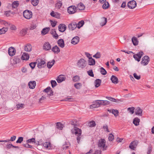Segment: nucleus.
<instances>
[{
  "label": "nucleus",
  "mask_w": 154,
  "mask_h": 154,
  "mask_svg": "<svg viewBox=\"0 0 154 154\" xmlns=\"http://www.w3.org/2000/svg\"><path fill=\"white\" fill-rule=\"evenodd\" d=\"M108 139L109 141H112L114 139L113 135L112 134H109Z\"/></svg>",
  "instance_id": "56"
},
{
  "label": "nucleus",
  "mask_w": 154,
  "mask_h": 154,
  "mask_svg": "<svg viewBox=\"0 0 154 154\" xmlns=\"http://www.w3.org/2000/svg\"><path fill=\"white\" fill-rule=\"evenodd\" d=\"M28 85L30 88L34 89L36 86V82L35 81H30L29 82Z\"/></svg>",
  "instance_id": "19"
},
{
  "label": "nucleus",
  "mask_w": 154,
  "mask_h": 154,
  "mask_svg": "<svg viewBox=\"0 0 154 154\" xmlns=\"http://www.w3.org/2000/svg\"><path fill=\"white\" fill-rule=\"evenodd\" d=\"M37 60L38 62L37 66L39 69H41L45 66L46 63L44 60L38 59Z\"/></svg>",
  "instance_id": "6"
},
{
  "label": "nucleus",
  "mask_w": 154,
  "mask_h": 154,
  "mask_svg": "<svg viewBox=\"0 0 154 154\" xmlns=\"http://www.w3.org/2000/svg\"><path fill=\"white\" fill-rule=\"evenodd\" d=\"M138 143L137 140H134L131 142L129 146V148L133 150H134Z\"/></svg>",
  "instance_id": "10"
},
{
  "label": "nucleus",
  "mask_w": 154,
  "mask_h": 154,
  "mask_svg": "<svg viewBox=\"0 0 154 154\" xmlns=\"http://www.w3.org/2000/svg\"><path fill=\"white\" fill-rule=\"evenodd\" d=\"M98 107V106H97L96 103L90 106L91 108H95Z\"/></svg>",
  "instance_id": "63"
},
{
  "label": "nucleus",
  "mask_w": 154,
  "mask_h": 154,
  "mask_svg": "<svg viewBox=\"0 0 154 154\" xmlns=\"http://www.w3.org/2000/svg\"><path fill=\"white\" fill-rule=\"evenodd\" d=\"M96 104L97 106H98V107L101 105V100H97L96 101Z\"/></svg>",
  "instance_id": "62"
},
{
  "label": "nucleus",
  "mask_w": 154,
  "mask_h": 154,
  "mask_svg": "<svg viewBox=\"0 0 154 154\" xmlns=\"http://www.w3.org/2000/svg\"><path fill=\"white\" fill-rule=\"evenodd\" d=\"M51 86L52 88L55 87L57 85V82L55 80H52L51 81Z\"/></svg>",
  "instance_id": "53"
},
{
  "label": "nucleus",
  "mask_w": 154,
  "mask_h": 154,
  "mask_svg": "<svg viewBox=\"0 0 154 154\" xmlns=\"http://www.w3.org/2000/svg\"><path fill=\"white\" fill-rule=\"evenodd\" d=\"M96 125L95 122L94 121H91L88 124V126L89 127H92L95 126Z\"/></svg>",
  "instance_id": "43"
},
{
  "label": "nucleus",
  "mask_w": 154,
  "mask_h": 154,
  "mask_svg": "<svg viewBox=\"0 0 154 154\" xmlns=\"http://www.w3.org/2000/svg\"><path fill=\"white\" fill-rule=\"evenodd\" d=\"M36 63L37 62H32L29 64V65L32 69H33L35 68Z\"/></svg>",
  "instance_id": "52"
},
{
  "label": "nucleus",
  "mask_w": 154,
  "mask_h": 154,
  "mask_svg": "<svg viewBox=\"0 0 154 154\" xmlns=\"http://www.w3.org/2000/svg\"><path fill=\"white\" fill-rule=\"evenodd\" d=\"M51 88L50 87H48L47 88L45 89L43 91L44 92H45L47 93H50V95H53V92L51 89Z\"/></svg>",
  "instance_id": "26"
},
{
  "label": "nucleus",
  "mask_w": 154,
  "mask_h": 154,
  "mask_svg": "<svg viewBox=\"0 0 154 154\" xmlns=\"http://www.w3.org/2000/svg\"><path fill=\"white\" fill-rule=\"evenodd\" d=\"M88 74L91 77H94V75L92 69L90 70L87 72Z\"/></svg>",
  "instance_id": "55"
},
{
  "label": "nucleus",
  "mask_w": 154,
  "mask_h": 154,
  "mask_svg": "<svg viewBox=\"0 0 154 154\" xmlns=\"http://www.w3.org/2000/svg\"><path fill=\"white\" fill-rule=\"evenodd\" d=\"M79 41V38L78 36H76L72 39L71 43L73 45H75L78 44Z\"/></svg>",
  "instance_id": "16"
},
{
  "label": "nucleus",
  "mask_w": 154,
  "mask_h": 154,
  "mask_svg": "<svg viewBox=\"0 0 154 154\" xmlns=\"http://www.w3.org/2000/svg\"><path fill=\"white\" fill-rule=\"evenodd\" d=\"M73 100V99L72 98L69 97H67L64 99L63 100V101H69V102H72V101Z\"/></svg>",
  "instance_id": "57"
},
{
  "label": "nucleus",
  "mask_w": 154,
  "mask_h": 154,
  "mask_svg": "<svg viewBox=\"0 0 154 154\" xmlns=\"http://www.w3.org/2000/svg\"><path fill=\"white\" fill-rule=\"evenodd\" d=\"M76 7L74 5H72L69 7L67 9L68 13L69 14H73L76 12Z\"/></svg>",
  "instance_id": "4"
},
{
  "label": "nucleus",
  "mask_w": 154,
  "mask_h": 154,
  "mask_svg": "<svg viewBox=\"0 0 154 154\" xmlns=\"http://www.w3.org/2000/svg\"><path fill=\"white\" fill-rule=\"evenodd\" d=\"M16 53L15 49L12 47H11L8 48V53L9 55L11 56H14Z\"/></svg>",
  "instance_id": "11"
},
{
  "label": "nucleus",
  "mask_w": 154,
  "mask_h": 154,
  "mask_svg": "<svg viewBox=\"0 0 154 154\" xmlns=\"http://www.w3.org/2000/svg\"><path fill=\"white\" fill-rule=\"evenodd\" d=\"M109 104V102L107 100H101V105H106Z\"/></svg>",
  "instance_id": "48"
},
{
  "label": "nucleus",
  "mask_w": 154,
  "mask_h": 154,
  "mask_svg": "<svg viewBox=\"0 0 154 154\" xmlns=\"http://www.w3.org/2000/svg\"><path fill=\"white\" fill-rule=\"evenodd\" d=\"M133 76L137 80H139L140 78V75H137V74L136 73H134L133 74Z\"/></svg>",
  "instance_id": "59"
},
{
  "label": "nucleus",
  "mask_w": 154,
  "mask_h": 154,
  "mask_svg": "<svg viewBox=\"0 0 154 154\" xmlns=\"http://www.w3.org/2000/svg\"><path fill=\"white\" fill-rule=\"evenodd\" d=\"M88 63L89 65L93 66L95 65V60L92 57L88 60Z\"/></svg>",
  "instance_id": "29"
},
{
  "label": "nucleus",
  "mask_w": 154,
  "mask_h": 154,
  "mask_svg": "<svg viewBox=\"0 0 154 154\" xmlns=\"http://www.w3.org/2000/svg\"><path fill=\"white\" fill-rule=\"evenodd\" d=\"M149 60V57L147 56H145L142 58L141 63L143 66H146L148 64Z\"/></svg>",
  "instance_id": "5"
},
{
  "label": "nucleus",
  "mask_w": 154,
  "mask_h": 154,
  "mask_svg": "<svg viewBox=\"0 0 154 154\" xmlns=\"http://www.w3.org/2000/svg\"><path fill=\"white\" fill-rule=\"evenodd\" d=\"M55 61L54 60H53L51 61L48 62L47 64V67L49 68H51L52 66L55 63Z\"/></svg>",
  "instance_id": "33"
},
{
  "label": "nucleus",
  "mask_w": 154,
  "mask_h": 154,
  "mask_svg": "<svg viewBox=\"0 0 154 154\" xmlns=\"http://www.w3.org/2000/svg\"><path fill=\"white\" fill-rule=\"evenodd\" d=\"M27 29H23L20 32V34L21 35L23 36L26 35L27 32Z\"/></svg>",
  "instance_id": "37"
},
{
  "label": "nucleus",
  "mask_w": 154,
  "mask_h": 154,
  "mask_svg": "<svg viewBox=\"0 0 154 154\" xmlns=\"http://www.w3.org/2000/svg\"><path fill=\"white\" fill-rule=\"evenodd\" d=\"M140 119L138 118H134L133 121V123L136 126H138L139 124Z\"/></svg>",
  "instance_id": "32"
},
{
  "label": "nucleus",
  "mask_w": 154,
  "mask_h": 154,
  "mask_svg": "<svg viewBox=\"0 0 154 154\" xmlns=\"http://www.w3.org/2000/svg\"><path fill=\"white\" fill-rule=\"evenodd\" d=\"M51 48V46L49 43L46 42L44 43L43 45V49L46 51L50 50Z\"/></svg>",
  "instance_id": "15"
},
{
  "label": "nucleus",
  "mask_w": 154,
  "mask_h": 154,
  "mask_svg": "<svg viewBox=\"0 0 154 154\" xmlns=\"http://www.w3.org/2000/svg\"><path fill=\"white\" fill-rule=\"evenodd\" d=\"M105 143L106 141L104 139H100L99 140L98 144V147L103 148V150H104L105 147Z\"/></svg>",
  "instance_id": "9"
},
{
  "label": "nucleus",
  "mask_w": 154,
  "mask_h": 154,
  "mask_svg": "<svg viewBox=\"0 0 154 154\" xmlns=\"http://www.w3.org/2000/svg\"><path fill=\"white\" fill-rule=\"evenodd\" d=\"M84 22L83 21H80L79 22L78 24H77V27L79 29L81 27L83 26V25L84 24Z\"/></svg>",
  "instance_id": "44"
},
{
  "label": "nucleus",
  "mask_w": 154,
  "mask_h": 154,
  "mask_svg": "<svg viewBox=\"0 0 154 154\" xmlns=\"http://www.w3.org/2000/svg\"><path fill=\"white\" fill-rule=\"evenodd\" d=\"M8 28H3L1 29H0V35L4 34L6 32L8 31Z\"/></svg>",
  "instance_id": "34"
},
{
  "label": "nucleus",
  "mask_w": 154,
  "mask_h": 154,
  "mask_svg": "<svg viewBox=\"0 0 154 154\" xmlns=\"http://www.w3.org/2000/svg\"><path fill=\"white\" fill-rule=\"evenodd\" d=\"M23 140V137H20L18 138V139L16 141L17 143H21Z\"/></svg>",
  "instance_id": "54"
},
{
  "label": "nucleus",
  "mask_w": 154,
  "mask_h": 154,
  "mask_svg": "<svg viewBox=\"0 0 154 154\" xmlns=\"http://www.w3.org/2000/svg\"><path fill=\"white\" fill-rule=\"evenodd\" d=\"M100 72L101 74L103 75H105L107 73L106 71L103 67L100 68Z\"/></svg>",
  "instance_id": "46"
},
{
  "label": "nucleus",
  "mask_w": 154,
  "mask_h": 154,
  "mask_svg": "<svg viewBox=\"0 0 154 154\" xmlns=\"http://www.w3.org/2000/svg\"><path fill=\"white\" fill-rule=\"evenodd\" d=\"M85 54L86 56L89 59H90V58H92L91 54L89 53L86 52L85 53Z\"/></svg>",
  "instance_id": "64"
},
{
  "label": "nucleus",
  "mask_w": 154,
  "mask_h": 154,
  "mask_svg": "<svg viewBox=\"0 0 154 154\" xmlns=\"http://www.w3.org/2000/svg\"><path fill=\"white\" fill-rule=\"evenodd\" d=\"M112 113L114 114L115 117H116L119 115V111L117 110L112 109Z\"/></svg>",
  "instance_id": "41"
},
{
  "label": "nucleus",
  "mask_w": 154,
  "mask_h": 154,
  "mask_svg": "<svg viewBox=\"0 0 154 154\" xmlns=\"http://www.w3.org/2000/svg\"><path fill=\"white\" fill-rule=\"evenodd\" d=\"M29 55L26 53H24L22 55L21 58L23 60H27L29 58Z\"/></svg>",
  "instance_id": "25"
},
{
  "label": "nucleus",
  "mask_w": 154,
  "mask_h": 154,
  "mask_svg": "<svg viewBox=\"0 0 154 154\" xmlns=\"http://www.w3.org/2000/svg\"><path fill=\"white\" fill-rule=\"evenodd\" d=\"M50 15L53 17L57 18H59L60 17V14L57 12H54V11H52Z\"/></svg>",
  "instance_id": "24"
},
{
  "label": "nucleus",
  "mask_w": 154,
  "mask_h": 154,
  "mask_svg": "<svg viewBox=\"0 0 154 154\" xmlns=\"http://www.w3.org/2000/svg\"><path fill=\"white\" fill-rule=\"evenodd\" d=\"M72 81L74 82H78L80 80V78L79 76L78 75L74 76L72 78Z\"/></svg>",
  "instance_id": "36"
},
{
  "label": "nucleus",
  "mask_w": 154,
  "mask_h": 154,
  "mask_svg": "<svg viewBox=\"0 0 154 154\" xmlns=\"http://www.w3.org/2000/svg\"><path fill=\"white\" fill-rule=\"evenodd\" d=\"M51 50L55 54H57L60 52V48L57 45H55L53 47Z\"/></svg>",
  "instance_id": "22"
},
{
  "label": "nucleus",
  "mask_w": 154,
  "mask_h": 154,
  "mask_svg": "<svg viewBox=\"0 0 154 154\" xmlns=\"http://www.w3.org/2000/svg\"><path fill=\"white\" fill-rule=\"evenodd\" d=\"M87 65L86 61L83 58L79 60L77 63V66L78 67L82 69L84 68Z\"/></svg>",
  "instance_id": "2"
},
{
  "label": "nucleus",
  "mask_w": 154,
  "mask_h": 154,
  "mask_svg": "<svg viewBox=\"0 0 154 154\" xmlns=\"http://www.w3.org/2000/svg\"><path fill=\"white\" fill-rule=\"evenodd\" d=\"M143 54V52L141 51L137 54H134L133 55V57L138 62H139L140 61L141 58Z\"/></svg>",
  "instance_id": "7"
},
{
  "label": "nucleus",
  "mask_w": 154,
  "mask_h": 154,
  "mask_svg": "<svg viewBox=\"0 0 154 154\" xmlns=\"http://www.w3.org/2000/svg\"><path fill=\"white\" fill-rule=\"evenodd\" d=\"M143 110L140 107H138L135 109V113L136 115L141 116L142 114Z\"/></svg>",
  "instance_id": "18"
},
{
  "label": "nucleus",
  "mask_w": 154,
  "mask_h": 154,
  "mask_svg": "<svg viewBox=\"0 0 154 154\" xmlns=\"http://www.w3.org/2000/svg\"><path fill=\"white\" fill-rule=\"evenodd\" d=\"M26 142L27 143H35V139L34 138H32L30 139H29L26 140Z\"/></svg>",
  "instance_id": "50"
},
{
  "label": "nucleus",
  "mask_w": 154,
  "mask_h": 154,
  "mask_svg": "<svg viewBox=\"0 0 154 154\" xmlns=\"http://www.w3.org/2000/svg\"><path fill=\"white\" fill-rule=\"evenodd\" d=\"M43 145L46 148H49L50 146V143L49 142H45Z\"/></svg>",
  "instance_id": "51"
},
{
  "label": "nucleus",
  "mask_w": 154,
  "mask_h": 154,
  "mask_svg": "<svg viewBox=\"0 0 154 154\" xmlns=\"http://www.w3.org/2000/svg\"><path fill=\"white\" fill-rule=\"evenodd\" d=\"M58 46L61 48H63L65 46L64 42L63 39H60L57 41Z\"/></svg>",
  "instance_id": "20"
},
{
  "label": "nucleus",
  "mask_w": 154,
  "mask_h": 154,
  "mask_svg": "<svg viewBox=\"0 0 154 154\" xmlns=\"http://www.w3.org/2000/svg\"><path fill=\"white\" fill-rule=\"evenodd\" d=\"M71 131L72 133L73 134L75 133L77 136V142L78 143H79L82 137L81 136L82 134L81 130L78 128L75 127L74 129L71 130Z\"/></svg>",
  "instance_id": "1"
},
{
  "label": "nucleus",
  "mask_w": 154,
  "mask_h": 154,
  "mask_svg": "<svg viewBox=\"0 0 154 154\" xmlns=\"http://www.w3.org/2000/svg\"><path fill=\"white\" fill-rule=\"evenodd\" d=\"M93 57L96 59L100 58L101 57V54L100 52H97L95 55L93 56Z\"/></svg>",
  "instance_id": "45"
},
{
  "label": "nucleus",
  "mask_w": 154,
  "mask_h": 154,
  "mask_svg": "<svg viewBox=\"0 0 154 154\" xmlns=\"http://www.w3.org/2000/svg\"><path fill=\"white\" fill-rule=\"evenodd\" d=\"M112 82L114 84H117L118 83V78L115 75H112L110 79Z\"/></svg>",
  "instance_id": "23"
},
{
  "label": "nucleus",
  "mask_w": 154,
  "mask_h": 154,
  "mask_svg": "<svg viewBox=\"0 0 154 154\" xmlns=\"http://www.w3.org/2000/svg\"><path fill=\"white\" fill-rule=\"evenodd\" d=\"M31 2L34 6H36L38 3L39 0H31Z\"/></svg>",
  "instance_id": "42"
},
{
  "label": "nucleus",
  "mask_w": 154,
  "mask_h": 154,
  "mask_svg": "<svg viewBox=\"0 0 154 154\" xmlns=\"http://www.w3.org/2000/svg\"><path fill=\"white\" fill-rule=\"evenodd\" d=\"M23 15L26 19H29L32 17V13L31 11L27 10H26L23 12Z\"/></svg>",
  "instance_id": "3"
},
{
  "label": "nucleus",
  "mask_w": 154,
  "mask_h": 154,
  "mask_svg": "<svg viewBox=\"0 0 154 154\" xmlns=\"http://www.w3.org/2000/svg\"><path fill=\"white\" fill-rule=\"evenodd\" d=\"M77 23L75 22H72L69 24L68 26L69 29L71 30L74 29L76 27H77Z\"/></svg>",
  "instance_id": "12"
},
{
  "label": "nucleus",
  "mask_w": 154,
  "mask_h": 154,
  "mask_svg": "<svg viewBox=\"0 0 154 154\" xmlns=\"http://www.w3.org/2000/svg\"><path fill=\"white\" fill-rule=\"evenodd\" d=\"M49 27H46L43 29L42 31V35H45L47 34L50 30Z\"/></svg>",
  "instance_id": "31"
},
{
  "label": "nucleus",
  "mask_w": 154,
  "mask_h": 154,
  "mask_svg": "<svg viewBox=\"0 0 154 154\" xmlns=\"http://www.w3.org/2000/svg\"><path fill=\"white\" fill-rule=\"evenodd\" d=\"M103 128L104 130H106V131L107 132H109V131L108 129V126L106 125H104L103 127Z\"/></svg>",
  "instance_id": "61"
},
{
  "label": "nucleus",
  "mask_w": 154,
  "mask_h": 154,
  "mask_svg": "<svg viewBox=\"0 0 154 154\" xmlns=\"http://www.w3.org/2000/svg\"><path fill=\"white\" fill-rule=\"evenodd\" d=\"M24 104L22 103L17 104L16 105L17 108V109H20L21 108H23Z\"/></svg>",
  "instance_id": "58"
},
{
  "label": "nucleus",
  "mask_w": 154,
  "mask_h": 154,
  "mask_svg": "<svg viewBox=\"0 0 154 154\" xmlns=\"http://www.w3.org/2000/svg\"><path fill=\"white\" fill-rule=\"evenodd\" d=\"M23 146H24L26 148H29L31 149H32V146L29 145L27 143L26 144H23Z\"/></svg>",
  "instance_id": "60"
},
{
  "label": "nucleus",
  "mask_w": 154,
  "mask_h": 154,
  "mask_svg": "<svg viewBox=\"0 0 154 154\" xmlns=\"http://www.w3.org/2000/svg\"><path fill=\"white\" fill-rule=\"evenodd\" d=\"M63 125L60 122H57L56 124L57 128L60 130H62L63 127Z\"/></svg>",
  "instance_id": "39"
},
{
  "label": "nucleus",
  "mask_w": 154,
  "mask_h": 154,
  "mask_svg": "<svg viewBox=\"0 0 154 154\" xmlns=\"http://www.w3.org/2000/svg\"><path fill=\"white\" fill-rule=\"evenodd\" d=\"M132 41L133 44L134 45H137L138 44V41L137 38L135 37H133L132 38Z\"/></svg>",
  "instance_id": "28"
},
{
  "label": "nucleus",
  "mask_w": 154,
  "mask_h": 154,
  "mask_svg": "<svg viewBox=\"0 0 154 154\" xmlns=\"http://www.w3.org/2000/svg\"><path fill=\"white\" fill-rule=\"evenodd\" d=\"M76 8L77 10H83L85 9V7L82 3L80 2L77 5Z\"/></svg>",
  "instance_id": "17"
},
{
  "label": "nucleus",
  "mask_w": 154,
  "mask_h": 154,
  "mask_svg": "<svg viewBox=\"0 0 154 154\" xmlns=\"http://www.w3.org/2000/svg\"><path fill=\"white\" fill-rule=\"evenodd\" d=\"M134 107H131L128 108V110L132 114L134 113Z\"/></svg>",
  "instance_id": "49"
},
{
  "label": "nucleus",
  "mask_w": 154,
  "mask_h": 154,
  "mask_svg": "<svg viewBox=\"0 0 154 154\" xmlns=\"http://www.w3.org/2000/svg\"><path fill=\"white\" fill-rule=\"evenodd\" d=\"M62 5V3L60 2L59 1L55 5V7L57 9H59L60 8Z\"/></svg>",
  "instance_id": "40"
},
{
  "label": "nucleus",
  "mask_w": 154,
  "mask_h": 154,
  "mask_svg": "<svg viewBox=\"0 0 154 154\" xmlns=\"http://www.w3.org/2000/svg\"><path fill=\"white\" fill-rule=\"evenodd\" d=\"M66 79V78L63 75H60L57 77L56 80L58 83H60L64 81Z\"/></svg>",
  "instance_id": "13"
},
{
  "label": "nucleus",
  "mask_w": 154,
  "mask_h": 154,
  "mask_svg": "<svg viewBox=\"0 0 154 154\" xmlns=\"http://www.w3.org/2000/svg\"><path fill=\"white\" fill-rule=\"evenodd\" d=\"M101 80L98 79L95 80L94 82L95 86L96 88H97L101 84Z\"/></svg>",
  "instance_id": "30"
},
{
  "label": "nucleus",
  "mask_w": 154,
  "mask_h": 154,
  "mask_svg": "<svg viewBox=\"0 0 154 154\" xmlns=\"http://www.w3.org/2000/svg\"><path fill=\"white\" fill-rule=\"evenodd\" d=\"M103 9H105L108 8L109 7V4L107 2H105L104 3L103 5Z\"/></svg>",
  "instance_id": "35"
},
{
  "label": "nucleus",
  "mask_w": 154,
  "mask_h": 154,
  "mask_svg": "<svg viewBox=\"0 0 154 154\" xmlns=\"http://www.w3.org/2000/svg\"><path fill=\"white\" fill-rule=\"evenodd\" d=\"M107 23V18L105 17H103L101 18V22L100 23V25L103 26L105 25Z\"/></svg>",
  "instance_id": "27"
},
{
  "label": "nucleus",
  "mask_w": 154,
  "mask_h": 154,
  "mask_svg": "<svg viewBox=\"0 0 154 154\" xmlns=\"http://www.w3.org/2000/svg\"><path fill=\"white\" fill-rule=\"evenodd\" d=\"M128 7L130 9H133L137 6V3L134 0L129 1L128 3Z\"/></svg>",
  "instance_id": "8"
},
{
  "label": "nucleus",
  "mask_w": 154,
  "mask_h": 154,
  "mask_svg": "<svg viewBox=\"0 0 154 154\" xmlns=\"http://www.w3.org/2000/svg\"><path fill=\"white\" fill-rule=\"evenodd\" d=\"M74 86L76 88L78 89H80L82 86V84L80 83H75L74 84Z\"/></svg>",
  "instance_id": "38"
},
{
  "label": "nucleus",
  "mask_w": 154,
  "mask_h": 154,
  "mask_svg": "<svg viewBox=\"0 0 154 154\" xmlns=\"http://www.w3.org/2000/svg\"><path fill=\"white\" fill-rule=\"evenodd\" d=\"M32 46L30 44H27L24 47V50L27 52H29L32 50Z\"/></svg>",
  "instance_id": "21"
},
{
  "label": "nucleus",
  "mask_w": 154,
  "mask_h": 154,
  "mask_svg": "<svg viewBox=\"0 0 154 154\" xmlns=\"http://www.w3.org/2000/svg\"><path fill=\"white\" fill-rule=\"evenodd\" d=\"M18 1L14 2L12 4V7L13 8H15L18 5Z\"/></svg>",
  "instance_id": "47"
},
{
  "label": "nucleus",
  "mask_w": 154,
  "mask_h": 154,
  "mask_svg": "<svg viewBox=\"0 0 154 154\" xmlns=\"http://www.w3.org/2000/svg\"><path fill=\"white\" fill-rule=\"evenodd\" d=\"M66 26L63 24H61L58 26V29L61 32H64L66 29Z\"/></svg>",
  "instance_id": "14"
}]
</instances>
